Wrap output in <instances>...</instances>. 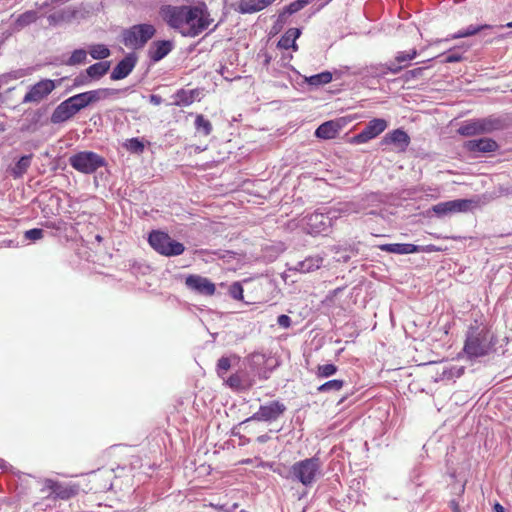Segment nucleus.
Listing matches in <instances>:
<instances>
[{
    "mask_svg": "<svg viewBox=\"0 0 512 512\" xmlns=\"http://www.w3.org/2000/svg\"><path fill=\"white\" fill-rule=\"evenodd\" d=\"M159 16L175 30H180L187 25V29L181 30V33L189 37L200 35L212 22L205 4L198 6L164 4L159 9Z\"/></svg>",
    "mask_w": 512,
    "mask_h": 512,
    "instance_id": "1",
    "label": "nucleus"
},
{
    "mask_svg": "<svg viewBox=\"0 0 512 512\" xmlns=\"http://www.w3.org/2000/svg\"><path fill=\"white\" fill-rule=\"evenodd\" d=\"M498 343L497 335L487 325L479 324L477 320L471 323L466 332L461 351L457 354V359H464L471 363L480 358L489 356L496 352Z\"/></svg>",
    "mask_w": 512,
    "mask_h": 512,
    "instance_id": "2",
    "label": "nucleus"
},
{
    "mask_svg": "<svg viewBox=\"0 0 512 512\" xmlns=\"http://www.w3.org/2000/svg\"><path fill=\"white\" fill-rule=\"evenodd\" d=\"M510 125L511 119L507 114L494 113L464 120L457 128L456 133L462 137L487 136L502 132Z\"/></svg>",
    "mask_w": 512,
    "mask_h": 512,
    "instance_id": "3",
    "label": "nucleus"
},
{
    "mask_svg": "<svg viewBox=\"0 0 512 512\" xmlns=\"http://www.w3.org/2000/svg\"><path fill=\"white\" fill-rule=\"evenodd\" d=\"M94 103L96 101L92 90L72 95L55 107L50 116V122L52 124L65 123Z\"/></svg>",
    "mask_w": 512,
    "mask_h": 512,
    "instance_id": "4",
    "label": "nucleus"
},
{
    "mask_svg": "<svg viewBox=\"0 0 512 512\" xmlns=\"http://www.w3.org/2000/svg\"><path fill=\"white\" fill-rule=\"evenodd\" d=\"M291 481L297 482L304 487H312L319 477L322 476V463L318 456L296 461L290 466Z\"/></svg>",
    "mask_w": 512,
    "mask_h": 512,
    "instance_id": "5",
    "label": "nucleus"
},
{
    "mask_svg": "<svg viewBox=\"0 0 512 512\" xmlns=\"http://www.w3.org/2000/svg\"><path fill=\"white\" fill-rule=\"evenodd\" d=\"M339 217L336 209L319 208L303 218L304 230L311 236L327 235Z\"/></svg>",
    "mask_w": 512,
    "mask_h": 512,
    "instance_id": "6",
    "label": "nucleus"
},
{
    "mask_svg": "<svg viewBox=\"0 0 512 512\" xmlns=\"http://www.w3.org/2000/svg\"><path fill=\"white\" fill-rule=\"evenodd\" d=\"M147 242L156 253L167 258L180 256L186 250L184 243L174 239L162 229L151 230L148 233Z\"/></svg>",
    "mask_w": 512,
    "mask_h": 512,
    "instance_id": "7",
    "label": "nucleus"
},
{
    "mask_svg": "<svg viewBox=\"0 0 512 512\" xmlns=\"http://www.w3.org/2000/svg\"><path fill=\"white\" fill-rule=\"evenodd\" d=\"M68 162L74 170L86 175L93 174L108 165L105 157L91 150L75 152L69 157Z\"/></svg>",
    "mask_w": 512,
    "mask_h": 512,
    "instance_id": "8",
    "label": "nucleus"
},
{
    "mask_svg": "<svg viewBox=\"0 0 512 512\" xmlns=\"http://www.w3.org/2000/svg\"><path fill=\"white\" fill-rule=\"evenodd\" d=\"M156 34V28L150 23L135 24L122 31L121 42L128 48H143Z\"/></svg>",
    "mask_w": 512,
    "mask_h": 512,
    "instance_id": "9",
    "label": "nucleus"
},
{
    "mask_svg": "<svg viewBox=\"0 0 512 512\" xmlns=\"http://www.w3.org/2000/svg\"><path fill=\"white\" fill-rule=\"evenodd\" d=\"M68 79L67 76L49 79L42 78L34 84L27 87V91L21 101L22 104L32 103L38 104L46 99L56 88L60 87L62 83Z\"/></svg>",
    "mask_w": 512,
    "mask_h": 512,
    "instance_id": "10",
    "label": "nucleus"
},
{
    "mask_svg": "<svg viewBox=\"0 0 512 512\" xmlns=\"http://www.w3.org/2000/svg\"><path fill=\"white\" fill-rule=\"evenodd\" d=\"M469 138L463 142L462 147L474 158L491 156L501 148V145L492 137L481 135Z\"/></svg>",
    "mask_w": 512,
    "mask_h": 512,
    "instance_id": "11",
    "label": "nucleus"
},
{
    "mask_svg": "<svg viewBox=\"0 0 512 512\" xmlns=\"http://www.w3.org/2000/svg\"><path fill=\"white\" fill-rule=\"evenodd\" d=\"M477 205V202L468 198H457L439 202L427 210L429 216L443 218L455 213H466Z\"/></svg>",
    "mask_w": 512,
    "mask_h": 512,
    "instance_id": "12",
    "label": "nucleus"
},
{
    "mask_svg": "<svg viewBox=\"0 0 512 512\" xmlns=\"http://www.w3.org/2000/svg\"><path fill=\"white\" fill-rule=\"evenodd\" d=\"M287 410L284 403L279 400H271L265 404L260 405L259 409L245 419V422L260 421L272 423L278 420Z\"/></svg>",
    "mask_w": 512,
    "mask_h": 512,
    "instance_id": "13",
    "label": "nucleus"
},
{
    "mask_svg": "<svg viewBox=\"0 0 512 512\" xmlns=\"http://www.w3.org/2000/svg\"><path fill=\"white\" fill-rule=\"evenodd\" d=\"M410 143L411 137L408 132L403 127H399L387 132L379 142V146L383 151L388 146H391L393 151L404 153L407 151Z\"/></svg>",
    "mask_w": 512,
    "mask_h": 512,
    "instance_id": "14",
    "label": "nucleus"
},
{
    "mask_svg": "<svg viewBox=\"0 0 512 512\" xmlns=\"http://www.w3.org/2000/svg\"><path fill=\"white\" fill-rule=\"evenodd\" d=\"M341 76L342 72L337 69L333 71L324 70L309 76L299 74L300 80L298 81V85L305 87L308 91H316L324 85L331 83L333 80L340 79Z\"/></svg>",
    "mask_w": 512,
    "mask_h": 512,
    "instance_id": "15",
    "label": "nucleus"
},
{
    "mask_svg": "<svg viewBox=\"0 0 512 512\" xmlns=\"http://www.w3.org/2000/svg\"><path fill=\"white\" fill-rule=\"evenodd\" d=\"M406 66H364L359 71H352L353 74H358L365 80L364 84L371 86L378 82L379 77H384L388 74L397 75Z\"/></svg>",
    "mask_w": 512,
    "mask_h": 512,
    "instance_id": "16",
    "label": "nucleus"
},
{
    "mask_svg": "<svg viewBox=\"0 0 512 512\" xmlns=\"http://www.w3.org/2000/svg\"><path fill=\"white\" fill-rule=\"evenodd\" d=\"M350 122L351 119L347 116L325 121L315 129L314 136L321 140L335 139Z\"/></svg>",
    "mask_w": 512,
    "mask_h": 512,
    "instance_id": "17",
    "label": "nucleus"
},
{
    "mask_svg": "<svg viewBox=\"0 0 512 512\" xmlns=\"http://www.w3.org/2000/svg\"><path fill=\"white\" fill-rule=\"evenodd\" d=\"M388 127V121L384 118H373L368 121L363 130L350 138L351 144H364L379 136Z\"/></svg>",
    "mask_w": 512,
    "mask_h": 512,
    "instance_id": "18",
    "label": "nucleus"
},
{
    "mask_svg": "<svg viewBox=\"0 0 512 512\" xmlns=\"http://www.w3.org/2000/svg\"><path fill=\"white\" fill-rule=\"evenodd\" d=\"M111 66H87L85 70H82L69 86L66 92H69L75 88L87 86L95 81L100 80L110 70Z\"/></svg>",
    "mask_w": 512,
    "mask_h": 512,
    "instance_id": "19",
    "label": "nucleus"
},
{
    "mask_svg": "<svg viewBox=\"0 0 512 512\" xmlns=\"http://www.w3.org/2000/svg\"><path fill=\"white\" fill-rule=\"evenodd\" d=\"M185 285L192 292L202 296H212L216 292V285L207 277L199 274H188Z\"/></svg>",
    "mask_w": 512,
    "mask_h": 512,
    "instance_id": "20",
    "label": "nucleus"
},
{
    "mask_svg": "<svg viewBox=\"0 0 512 512\" xmlns=\"http://www.w3.org/2000/svg\"><path fill=\"white\" fill-rule=\"evenodd\" d=\"M363 244L360 241H345L332 247L334 253V259L337 262L347 263L353 257L363 255L361 247Z\"/></svg>",
    "mask_w": 512,
    "mask_h": 512,
    "instance_id": "21",
    "label": "nucleus"
},
{
    "mask_svg": "<svg viewBox=\"0 0 512 512\" xmlns=\"http://www.w3.org/2000/svg\"><path fill=\"white\" fill-rule=\"evenodd\" d=\"M45 486L55 496L61 500H69L79 493L78 484H66L53 479H46Z\"/></svg>",
    "mask_w": 512,
    "mask_h": 512,
    "instance_id": "22",
    "label": "nucleus"
},
{
    "mask_svg": "<svg viewBox=\"0 0 512 512\" xmlns=\"http://www.w3.org/2000/svg\"><path fill=\"white\" fill-rule=\"evenodd\" d=\"M203 96V89H178L173 94V104L178 107H186L191 105L194 101H200Z\"/></svg>",
    "mask_w": 512,
    "mask_h": 512,
    "instance_id": "23",
    "label": "nucleus"
},
{
    "mask_svg": "<svg viewBox=\"0 0 512 512\" xmlns=\"http://www.w3.org/2000/svg\"><path fill=\"white\" fill-rule=\"evenodd\" d=\"M173 49V41L156 40L153 41L148 48V58L152 62H159L167 56Z\"/></svg>",
    "mask_w": 512,
    "mask_h": 512,
    "instance_id": "24",
    "label": "nucleus"
},
{
    "mask_svg": "<svg viewBox=\"0 0 512 512\" xmlns=\"http://www.w3.org/2000/svg\"><path fill=\"white\" fill-rule=\"evenodd\" d=\"M33 154H23L14 160L13 164L9 166L8 173L13 179H20L26 174L32 163Z\"/></svg>",
    "mask_w": 512,
    "mask_h": 512,
    "instance_id": "25",
    "label": "nucleus"
},
{
    "mask_svg": "<svg viewBox=\"0 0 512 512\" xmlns=\"http://www.w3.org/2000/svg\"><path fill=\"white\" fill-rule=\"evenodd\" d=\"M324 258L320 254L309 255L305 259L298 261L294 270L299 273H310L323 266Z\"/></svg>",
    "mask_w": 512,
    "mask_h": 512,
    "instance_id": "26",
    "label": "nucleus"
},
{
    "mask_svg": "<svg viewBox=\"0 0 512 512\" xmlns=\"http://www.w3.org/2000/svg\"><path fill=\"white\" fill-rule=\"evenodd\" d=\"M275 0H240L237 11L241 14H253L271 5Z\"/></svg>",
    "mask_w": 512,
    "mask_h": 512,
    "instance_id": "27",
    "label": "nucleus"
},
{
    "mask_svg": "<svg viewBox=\"0 0 512 512\" xmlns=\"http://www.w3.org/2000/svg\"><path fill=\"white\" fill-rule=\"evenodd\" d=\"M302 33L301 28H289L279 39L277 47L288 50L290 48L297 49L296 40Z\"/></svg>",
    "mask_w": 512,
    "mask_h": 512,
    "instance_id": "28",
    "label": "nucleus"
},
{
    "mask_svg": "<svg viewBox=\"0 0 512 512\" xmlns=\"http://www.w3.org/2000/svg\"><path fill=\"white\" fill-rule=\"evenodd\" d=\"M88 54H90L94 60H99L96 64H112V61L105 60L111 55L110 49L105 44L89 45Z\"/></svg>",
    "mask_w": 512,
    "mask_h": 512,
    "instance_id": "29",
    "label": "nucleus"
},
{
    "mask_svg": "<svg viewBox=\"0 0 512 512\" xmlns=\"http://www.w3.org/2000/svg\"><path fill=\"white\" fill-rule=\"evenodd\" d=\"M309 4V0H295L286 5L279 13L277 23H285L287 17L299 12Z\"/></svg>",
    "mask_w": 512,
    "mask_h": 512,
    "instance_id": "30",
    "label": "nucleus"
},
{
    "mask_svg": "<svg viewBox=\"0 0 512 512\" xmlns=\"http://www.w3.org/2000/svg\"><path fill=\"white\" fill-rule=\"evenodd\" d=\"M272 360V356L262 352H254L249 355L248 363L250 369L258 377V371L263 368L267 362Z\"/></svg>",
    "mask_w": 512,
    "mask_h": 512,
    "instance_id": "31",
    "label": "nucleus"
},
{
    "mask_svg": "<svg viewBox=\"0 0 512 512\" xmlns=\"http://www.w3.org/2000/svg\"><path fill=\"white\" fill-rule=\"evenodd\" d=\"M467 52L462 47H456L453 49H449L440 56H438V63L439 64H449V63H455L460 62L463 60H466L467 58L464 56V53Z\"/></svg>",
    "mask_w": 512,
    "mask_h": 512,
    "instance_id": "32",
    "label": "nucleus"
},
{
    "mask_svg": "<svg viewBox=\"0 0 512 512\" xmlns=\"http://www.w3.org/2000/svg\"><path fill=\"white\" fill-rule=\"evenodd\" d=\"M408 480L411 484L420 487L427 481V470L421 463L414 465L408 475Z\"/></svg>",
    "mask_w": 512,
    "mask_h": 512,
    "instance_id": "33",
    "label": "nucleus"
},
{
    "mask_svg": "<svg viewBox=\"0 0 512 512\" xmlns=\"http://www.w3.org/2000/svg\"><path fill=\"white\" fill-rule=\"evenodd\" d=\"M492 25L490 24H471L463 29H460L456 33L451 35V39H459V38H465L474 36L481 31H484L486 29H491Z\"/></svg>",
    "mask_w": 512,
    "mask_h": 512,
    "instance_id": "34",
    "label": "nucleus"
},
{
    "mask_svg": "<svg viewBox=\"0 0 512 512\" xmlns=\"http://www.w3.org/2000/svg\"><path fill=\"white\" fill-rule=\"evenodd\" d=\"M38 20V14L34 10H27L20 15L14 21V29L21 30Z\"/></svg>",
    "mask_w": 512,
    "mask_h": 512,
    "instance_id": "35",
    "label": "nucleus"
},
{
    "mask_svg": "<svg viewBox=\"0 0 512 512\" xmlns=\"http://www.w3.org/2000/svg\"><path fill=\"white\" fill-rule=\"evenodd\" d=\"M127 91L125 89H115V88H98L92 90L96 103L100 100H105L109 98H116L120 94H124Z\"/></svg>",
    "mask_w": 512,
    "mask_h": 512,
    "instance_id": "36",
    "label": "nucleus"
},
{
    "mask_svg": "<svg viewBox=\"0 0 512 512\" xmlns=\"http://www.w3.org/2000/svg\"><path fill=\"white\" fill-rule=\"evenodd\" d=\"M430 67L431 66H418L415 69L407 70L401 75L400 79L404 83H410V82H414V81H417L420 79L421 80L427 79L428 77H425L424 73H425V70Z\"/></svg>",
    "mask_w": 512,
    "mask_h": 512,
    "instance_id": "37",
    "label": "nucleus"
},
{
    "mask_svg": "<svg viewBox=\"0 0 512 512\" xmlns=\"http://www.w3.org/2000/svg\"><path fill=\"white\" fill-rule=\"evenodd\" d=\"M123 148L130 154L140 155L145 150V142L140 137H132L124 141Z\"/></svg>",
    "mask_w": 512,
    "mask_h": 512,
    "instance_id": "38",
    "label": "nucleus"
},
{
    "mask_svg": "<svg viewBox=\"0 0 512 512\" xmlns=\"http://www.w3.org/2000/svg\"><path fill=\"white\" fill-rule=\"evenodd\" d=\"M195 130L203 136H208L212 132V124L203 114H196L194 121Z\"/></svg>",
    "mask_w": 512,
    "mask_h": 512,
    "instance_id": "39",
    "label": "nucleus"
},
{
    "mask_svg": "<svg viewBox=\"0 0 512 512\" xmlns=\"http://www.w3.org/2000/svg\"><path fill=\"white\" fill-rule=\"evenodd\" d=\"M465 372L464 366L450 365L444 367L441 374V380H454L460 378Z\"/></svg>",
    "mask_w": 512,
    "mask_h": 512,
    "instance_id": "40",
    "label": "nucleus"
},
{
    "mask_svg": "<svg viewBox=\"0 0 512 512\" xmlns=\"http://www.w3.org/2000/svg\"><path fill=\"white\" fill-rule=\"evenodd\" d=\"M46 114V109H36L29 118V124L22 127V131H35Z\"/></svg>",
    "mask_w": 512,
    "mask_h": 512,
    "instance_id": "41",
    "label": "nucleus"
},
{
    "mask_svg": "<svg viewBox=\"0 0 512 512\" xmlns=\"http://www.w3.org/2000/svg\"><path fill=\"white\" fill-rule=\"evenodd\" d=\"M74 16V13H71L67 9H62L57 12L51 13L47 16V20L51 26H56Z\"/></svg>",
    "mask_w": 512,
    "mask_h": 512,
    "instance_id": "42",
    "label": "nucleus"
},
{
    "mask_svg": "<svg viewBox=\"0 0 512 512\" xmlns=\"http://www.w3.org/2000/svg\"><path fill=\"white\" fill-rule=\"evenodd\" d=\"M280 362L277 358L272 357V360L267 362L261 370L258 371V378L262 381L268 380L271 374L277 369Z\"/></svg>",
    "mask_w": 512,
    "mask_h": 512,
    "instance_id": "43",
    "label": "nucleus"
},
{
    "mask_svg": "<svg viewBox=\"0 0 512 512\" xmlns=\"http://www.w3.org/2000/svg\"><path fill=\"white\" fill-rule=\"evenodd\" d=\"M345 381L342 379H332L324 382L318 386L317 391L320 393H326L330 391H339L345 385Z\"/></svg>",
    "mask_w": 512,
    "mask_h": 512,
    "instance_id": "44",
    "label": "nucleus"
},
{
    "mask_svg": "<svg viewBox=\"0 0 512 512\" xmlns=\"http://www.w3.org/2000/svg\"><path fill=\"white\" fill-rule=\"evenodd\" d=\"M218 72L228 82H232L234 80H239L242 78H245L246 80L251 79L250 76H242L239 72L231 70L229 66H219Z\"/></svg>",
    "mask_w": 512,
    "mask_h": 512,
    "instance_id": "45",
    "label": "nucleus"
},
{
    "mask_svg": "<svg viewBox=\"0 0 512 512\" xmlns=\"http://www.w3.org/2000/svg\"><path fill=\"white\" fill-rule=\"evenodd\" d=\"M338 367L334 363H326L317 366L316 376L318 378H328L335 375Z\"/></svg>",
    "mask_w": 512,
    "mask_h": 512,
    "instance_id": "46",
    "label": "nucleus"
},
{
    "mask_svg": "<svg viewBox=\"0 0 512 512\" xmlns=\"http://www.w3.org/2000/svg\"><path fill=\"white\" fill-rule=\"evenodd\" d=\"M135 66H114V69L110 73L111 80H122L128 77Z\"/></svg>",
    "mask_w": 512,
    "mask_h": 512,
    "instance_id": "47",
    "label": "nucleus"
},
{
    "mask_svg": "<svg viewBox=\"0 0 512 512\" xmlns=\"http://www.w3.org/2000/svg\"><path fill=\"white\" fill-rule=\"evenodd\" d=\"M381 251L396 254L405 255L404 243H384L377 246Z\"/></svg>",
    "mask_w": 512,
    "mask_h": 512,
    "instance_id": "48",
    "label": "nucleus"
},
{
    "mask_svg": "<svg viewBox=\"0 0 512 512\" xmlns=\"http://www.w3.org/2000/svg\"><path fill=\"white\" fill-rule=\"evenodd\" d=\"M229 296L237 301L244 300V288L240 281L233 282L228 288Z\"/></svg>",
    "mask_w": 512,
    "mask_h": 512,
    "instance_id": "49",
    "label": "nucleus"
},
{
    "mask_svg": "<svg viewBox=\"0 0 512 512\" xmlns=\"http://www.w3.org/2000/svg\"><path fill=\"white\" fill-rule=\"evenodd\" d=\"M87 54H88V49H84V48L75 49L71 53L67 62H65L64 64H82L86 60Z\"/></svg>",
    "mask_w": 512,
    "mask_h": 512,
    "instance_id": "50",
    "label": "nucleus"
},
{
    "mask_svg": "<svg viewBox=\"0 0 512 512\" xmlns=\"http://www.w3.org/2000/svg\"><path fill=\"white\" fill-rule=\"evenodd\" d=\"M231 368V358L229 356H221L217 360L216 364V372L219 377L223 378V376L230 370Z\"/></svg>",
    "mask_w": 512,
    "mask_h": 512,
    "instance_id": "51",
    "label": "nucleus"
},
{
    "mask_svg": "<svg viewBox=\"0 0 512 512\" xmlns=\"http://www.w3.org/2000/svg\"><path fill=\"white\" fill-rule=\"evenodd\" d=\"M417 55H418V51L415 48L410 49L408 51H399V52H397V54L395 56V60L398 63L412 61L413 59H415L417 57Z\"/></svg>",
    "mask_w": 512,
    "mask_h": 512,
    "instance_id": "52",
    "label": "nucleus"
},
{
    "mask_svg": "<svg viewBox=\"0 0 512 512\" xmlns=\"http://www.w3.org/2000/svg\"><path fill=\"white\" fill-rule=\"evenodd\" d=\"M268 466L274 473L278 474L280 477L291 481L290 467H286L284 465L278 464L274 467L273 463H269Z\"/></svg>",
    "mask_w": 512,
    "mask_h": 512,
    "instance_id": "53",
    "label": "nucleus"
},
{
    "mask_svg": "<svg viewBox=\"0 0 512 512\" xmlns=\"http://www.w3.org/2000/svg\"><path fill=\"white\" fill-rule=\"evenodd\" d=\"M44 237V230L41 228H31L24 232V238L30 241H38Z\"/></svg>",
    "mask_w": 512,
    "mask_h": 512,
    "instance_id": "54",
    "label": "nucleus"
},
{
    "mask_svg": "<svg viewBox=\"0 0 512 512\" xmlns=\"http://www.w3.org/2000/svg\"><path fill=\"white\" fill-rule=\"evenodd\" d=\"M277 325L281 328L288 329L292 325V319L287 314H280L277 316Z\"/></svg>",
    "mask_w": 512,
    "mask_h": 512,
    "instance_id": "55",
    "label": "nucleus"
},
{
    "mask_svg": "<svg viewBox=\"0 0 512 512\" xmlns=\"http://www.w3.org/2000/svg\"><path fill=\"white\" fill-rule=\"evenodd\" d=\"M138 61V56L135 52H130L125 55L117 64H136Z\"/></svg>",
    "mask_w": 512,
    "mask_h": 512,
    "instance_id": "56",
    "label": "nucleus"
},
{
    "mask_svg": "<svg viewBox=\"0 0 512 512\" xmlns=\"http://www.w3.org/2000/svg\"><path fill=\"white\" fill-rule=\"evenodd\" d=\"M249 422H245V419L241 422H239L237 425L233 426L230 431V435L234 437H238L240 439L241 432L240 429L243 427L244 429L247 428Z\"/></svg>",
    "mask_w": 512,
    "mask_h": 512,
    "instance_id": "57",
    "label": "nucleus"
},
{
    "mask_svg": "<svg viewBox=\"0 0 512 512\" xmlns=\"http://www.w3.org/2000/svg\"><path fill=\"white\" fill-rule=\"evenodd\" d=\"M405 255L421 253V245L404 243Z\"/></svg>",
    "mask_w": 512,
    "mask_h": 512,
    "instance_id": "58",
    "label": "nucleus"
},
{
    "mask_svg": "<svg viewBox=\"0 0 512 512\" xmlns=\"http://www.w3.org/2000/svg\"><path fill=\"white\" fill-rule=\"evenodd\" d=\"M226 382L231 388H239L241 386V378L237 374L230 375Z\"/></svg>",
    "mask_w": 512,
    "mask_h": 512,
    "instance_id": "59",
    "label": "nucleus"
},
{
    "mask_svg": "<svg viewBox=\"0 0 512 512\" xmlns=\"http://www.w3.org/2000/svg\"><path fill=\"white\" fill-rule=\"evenodd\" d=\"M0 469L3 472H10L12 474H16V472L14 471V467L2 458H0Z\"/></svg>",
    "mask_w": 512,
    "mask_h": 512,
    "instance_id": "60",
    "label": "nucleus"
},
{
    "mask_svg": "<svg viewBox=\"0 0 512 512\" xmlns=\"http://www.w3.org/2000/svg\"><path fill=\"white\" fill-rule=\"evenodd\" d=\"M439 251H442V249L434 244L421 245V253H432Z\"/></svg>",
    "mask_w": 512,
    "mask_h": 512,
    "instance_id": "61",
    "label": "nucleus"
},
{
    "mask_svg": "<svg viewBox=\"0 0 512 512\" xmlns=\"http://www.w3.org/2000/svg\"><path fill=\"white\" fill-rule=\"evenodd\" d=\"M66 169V163L61 161L60 158L55 159L52 163L51 170L56 172L57 170H65Z\"/></svg>",
    "mask_w": 512,
    "mask_h": 512,
    "instance_id": "62",
    "label": "nucleus"
},
{
    "mask_svg": "<svg viewBox=\"0 0 512 512\" xmlns=\"http://www.w3.org/2000/svg\"><path fill=\"white\" fill-rule=\"evenodd\" d=\"M148 99H149V102L155 106H158V105L162 104V102H163V98L158 94H150Z\"/></svg>",
    "mask_w": 512,
    "mask_h": 512,
    "instance_id": "63",
    "label": "nucleus"
},
{
    "mask_svg": "<svg viewBox=\"0 0 512 512\" xmlns=\"http://www.w3.org/2000/svg\"><path fill=\"white\" fill-rule=\"evenodd\" d=\"M493 512H507L505 507L498 501H495L492 505Z\"/></svg>",
    "mask_w": 512,
    "mask_h": 512,
    "instance_id": "64",
    "label": "nucleus"
}]
</instances>
